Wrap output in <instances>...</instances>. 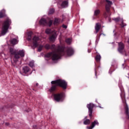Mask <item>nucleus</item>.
<instances>
[{
	"instance_id": "f257e3e1",
	"label": "nucleus",
	"mask_w": 129,
	"mask_h": 129,
	"mask_svg": "<svg viewBox=\"0 0 129 129\" xmlns=\"http://www.w3.org/2000/svg\"><path fill=\"white\" fill-rule=\"evenodd\" d=\"M44 47L49 50V49H54V51L49 52L45 54V58L52 59V61L56 62L57 60L61 58V56L66 54L68 56H72L73 55V49L71 48H66L62 45H58L57 47L54 44L50 46V45L47 44Z\"/></svg>"
},
{
	"instance_id": "f03ea898",
	"label": "nucleus",
	"mask_w": 129,
	"mask_h": 129,
	"mask_svg": "<svg viewBox=\"0 0 129 129\" xmlns=\"http://www.w3.org/2000/svg\"><path fill=\"white\" fill-rule=\"evenodd\" d=\"M51 84L52 85L51 88L49 90L50 92H53L57 89V86H60L63 89H66L67 88V82L63 80H57L56 81H51Z\"/></svg>"
},
{
	"instance_id": "7ed1b4c3",
	"label": "nucleus",
	"mask_w": 129,
	"mask_h": 129,
	"mask_svg": "<svg viewBox=\"0 0 129 129\" xmlns=\"http://www.w3.org/2000/svg\"><path fill=\"white\" fill-rule=\"evenodd\" d=\"M12 24L11 19L8 18L3 24L1 31L2 36H5L9 32V28Z\"/></svg>"
},
{
	"instance_id": "20e7f679",
	"label": "nucleus",
	"mask_w": 129,
	"mask_h": 129,
	"mask_svg": "<svg viewBox=\"0 0 129 129\" xmlns=\"http://www.w3.org/2000/svg\"><path fill=\"white\" fill-rule=\"evenodd\" d=\"M17 52V50L14 49L12 47L9 49V53H10L11 55H14V57L12 58V60L14 61V63H17V62L19 61V59L20 58Z\"/></svg>"
},
{
	"instance_id": "39448f33",
	"label": "nucleus",
	"mask_w": 129,
	"mask_h": 129,
	"mask_svg": "<svg viewBox=\"0 0 129 129\" xmlns=\"http://www.w3.org/2000/svg\"><path fill=\"white\" fill-rule=\"evenodd\" d=\"M41 43V39L38 36H34L32 39V48H36Z\"/></svg>"
},
{
	"instance_id": "423d86ee",
	"label": "nucleus",
	"mask_w": 129,
	"mask_h": 129,
	"mask_svg": "<svg viewBox=\"0 0 129 129\" xmlns=\"http://www.w3.org/2000/svg\"><path fill=\"white\" fill-rule=\"evenodd\" d=\"M53 98L57 102H62L64 100V94L62 93L55 94L53 95Z\"/></svg>"
},
{
	"instance_id": "0eeeda50",
	"label": "nucleus",
	"mask_w": 129,
	"mask_h": 129,
	"mask_svg": "<svg viewBox=\"0 0 129 129\" xmlns=\"http://www.w3.org/2000/svg\"><path fill=\"white\" fill-rule=\"evenodd\" d=\"M39 24L42 26H47V25H48L49 27H50L52 25V24H53V21L52 20H49L48 23H47L46 19L42 18L39 21Z\"/></svg>"
},
{
	"instance_id": "6e6552de",
	"label": "nucleus",
	"mask_w": 129,
	"mask_h": 129,
	"mask_svg": "<svg viewBox=\"0 0 129 129\" xmlns=\"http://www.w3.org/2000/svg\"><path fill=\"white\" fill-rule=\"evenodd\" d=\"M118 51L119 52V53H124L125 52L124 51V45H123V43L120 42L118 43Z\"/></svg>"
},
{
	"instance_id": "1a4fd4ad",
	"label": "nucleus",
	"mask_w": 129,
	"mask_h": 129,
	"mask_svg": "<svg viewBox=\"0 0 129 129\" xmlns=\"http://www.w3.org/2000/svg\"><path fill=\"white\" fill-rule=\"evenodd\" d=\"M87 107L89 109V116H92V109H93V107H94V105L92 103H90L87 105Z\"/></svg>"
},
{
	"instance_id": "9d476101",
	"label": "nucleus",
	"mask_w": 129,
	"mask_h": 129,
	"mask_svg": "<svg viewBox=\"0 0 129 129\" xmlns=\"http://www.w3.org/2000/svg\"><path fill=\"white\" fill-rule=\"evenodd\" d=\"M106 2L105 10L107 13H109V10L111 5H112V2L108 0H106Z\"/></svg>"
},
{
	"instance_id": "9b49d317",
	"label": "nucleus",
	"mask_w": 129,
	"mask_h": 129,
	"mask_svg": "<svg viewBox=\"0 0 129 129\" xmlns=\"http://www.w3.org/2000/svg\"><path fill=\"white\" fill-rule=\"evenodd\" d=\"M99 123H98V121L97 120H95L94 122H92V124L91 126H87V128L88 129H92L95 126V125H98Z\"/></svg>"
},
{
	"instance_id": "f8f14e48",
	"label": "nucleus",
	"mask_w": 129,
	"mask_h": 129,
	"mask_svg": "<svg viewBox=\"0 0 129 129\" xmlns=\"http://www.w3.org/2000/svg\"><path fill=\"white\" fill-rule=\"evenodd\" d=\"M56 38H57V34L56 33V32H55L54 34L50 36L49 40L51 42H54L55 40H56Z\"/></svg>"
},
{
	"instance_id": "ddd939ff",
	"label": "nucleus",
	"mask_w": 129,
	"mask_h": 129,
	"mask_svg": "<svg viewBox=\"0 0 129 129\" xmlns=\"http://www.w3.org/2000/svg\"><path fill=\"white\" fill-rule=\"evenodd\" d=\"M101 28V25H100L99 23L96 24V26H95V30L96 33H98Z\"/></svg>"
},
{
	"instance_id": "4468645a",
	"label": "nucleus",
	"mask_w": 129,
	"mask_h": 129,
	"mask_svg": "<svg viewBox=\"0 0 129 129\" xmlns=\"http://www.w3.org/2000/svg\"><path fill=\"white\" fill-rule=\"evenodd\" d=\"M17 53L19 56V57L25 56V50H19L18 52L17 51Z\"/></svg>"
},
{
	"instance_id": "2eb2a0df",
	"label": "nucleus",
	"mask_w": 129,
	"mask_h": 129,
	"mask_svg": "<svg viewBox=\"0 0 129 129\" xmlns=\"http://www.w3.org/2000/svg\"><path fill=\"white\" fill-rule=\"evenodd\" d=\"M61 7L62 8H67L68 7V1H63L61 4Z\"/></svg>"
},
{
	"instance_id": "dca6fc26",
	"label": "nucleus",
	"mask_w": 129,
	"mask_h": 129,
	"mask_svg": "<svg viewBox=\"0 0 129 129\" xmlns=\"http://www.w3.org/2000/svg\"><path fill=\"white\" fill-rule=\"evenodd\" d=\"M5 13L6 10L4 9L0 12V18H3V17H5V16H6Z\"/></svg>"
},
{
	"instance_id": "f3484780",
	"label": "nucleus",
	"mask_w": 129,
	"mask_h": 129,
	"mask_svg": "<svg viewBox=\"0 0 129 129\" xmlns=\"http://www.w3.org/2000/svg\"><path fill=\"white\" fill-rule=\"evenodd\" d=\"M33 33L32 32H29L27 33V39L28 40V41H31V40L32 39V35Z\"/></svg>"
},
{
	"instance_id": "a211bd4d",
	"label": "nucleus",
	"mask_w": 129,
	"mask_h": 129,
	"mask_svg": "<svg viewBox=\"0 0 129 129\" xmlns=\"http://www.w3.org/2000/svg\"><path fill=\"white\" fill-rule=\"evenodd\" d=\"M23 71L24 73H28L30 71V69L28 67H24L23 68Z\"/></svg>"
},
{
	"instance_id": "6ab92c4d",
	"label": "nucleus",
	"mask_w": 129,
	"mask_h": 129,
	"mask_svg": "<svg viewBox=\"0 0 129 129\" xmlns=\"http://www.w3.org/2000/svg\"><path fill=\"white\" fill-rule=\"evenodd\" d=\"M18 42H19L18 41V39L14 38L12 40H11V44H12L13 45H16V44H18Z\"/></svg>"
},
{
	"instance_id": "aec40b11",
	"label": "nucleus",
	"mask_w": 129,
	"mask_h": 129,
	"mask_svg": "<svg viewBox=\"0 0 129 129\" xmlns=\"http://www.w3.org/2000/svg\"><path fill=\"white\" fill-rule=\"evenodd\" d=\"M125 111L126 114L128 115V117L129 118L128 107L127 106V104H126V105L125 106Z\"/></svg>"
},
{
	"instance_id": "412c9836",
	"label": "nucleus",
	"mask_w": 129,
	"mask_h": 129,
	"mask_svg": "<svg viewBox=\"0 0 129 129\" xmlns=\"http://www.w3.org/2000/svg\"><path fill=\"white\" fill-rule=\"evenodd\" d=\"M60 23V19L55 18L53 22L54 25H58Z\"/></svg>"
},
{
	"instance_id": "4be33fe9",
	"label": "nucleus",
	"mask_w": 129,
	"mask_h": 129,
	"mask_svg": "<svg viewBox=\"0 0 129 129\" xmlns=\"http://www.w3.org/2000/svg\"><path fill=\"white\" fill-rule=\"evenodd\" d=\"M99 14H100V10L97 9L94 11V16H98Z\"/></svg>"
},
{
	"instance_id": "5701e85b",
	"label": "nucleus",
	"mask_w": 129,
	"mask_h": 129,
	"mask_svg": "<svg viewBox=\"0 0 129 129\" xmlns=\"http://www.w3.org/2000/svg\"><path fill=\"white\" fill-rule=\"evenodd\" d=\"M119 87L120 88V90L121 91V93L120 94V97L122 99V100H123V98L122 97V94H124V93H123V91H122V87L119 86Z\"/></svg>"
},
{
	"instance_id": "b1692460",
	"label": "nucleus",
	"mask_w": 129,
	"mask_h": 129,
	"mask_svg": "<svg viewBox=\"0 0 129 129\" xmlns=\"http://www.w3.org/2000/svg\"><path fill=\"white\" fill-rule=\"evenodd\" d=\"M101 58V56L100 55H97L96 56V60L97 62L100 61V59Z\"/></svg>"
},
{
	"instance_id": "393cba45",
	"label": "nucleus",
	"mask_w": 129,
	"mask_h": 129,
	"mask_svg": "<svg viewBox=\"0 0 129 129\" xmlns=\"http://www.w3.org/2000/svg\"><path fill=\"white\" fill-rule=\"evenodd\" d=\"M84 123L86 125L89 124L90 123V119H86L84 121Z\"/></svg>"
},
{
	"instance_id": "a878e982",
	"label": "nucleus",
	"mask_w": 129,
	"mask_h": 129,
	"mask_svg": "<svg viewBox=\"0 0 129 129\" xmlns=\"http://www.w3.org/2000/svg\"><path fill=\"white\" fill-rule=\"evenodd\" d=\"M54 12H55V10H54L53 9H50L48 12V15H52V14H54Z\"/></svg>"
},
{
	"instance_id": "bb28decb",
	"label": "nucleus",
	"mask_w": 129,
	"mask_h": 129,
	"mask_svg": "<svg viewBox=\"0 0 129 129\" xmlns=\"http://www.w3.org/2000/svg\"><path fill=\"white\" fill-rule=\"evenodd\" d=\"M34 60H32V61H30L29 66L31 68L34 67Z\"/></svg>"
},
{
	"instance_id": "cd10ccee",
	"label": "nucleus",
	"mask_w": 129,
	"mask_h": 129,
	"mask_svg": "<svg viewBox=\"0 0 129 129\" xmlns=\"http://www.w3.org/2000/svg\"><path fill=\"white\" fill-rule=\"evenodd\" d=\"M72 41L70 38L67 39L66 40V43H67V44H71Z\"/></svg>"
},
{
	"instance_id": "c85d7f7f",
	"label": "nucleus",
	"mask_w": 129,
	"mask_h": 129,
	"mask_svg": "<svg viewBox=\"0 0 129 129\" xmlns=\"http://www.w3.org/2000/svg\"><path fill=\"white\" fill-rule=\"evenodd\" d=\"M43 45H40L37 49L38 52H41L42 51V49H43Z\"/></svg>"
},
{
	"instance_id": "c756f323",
	"label": "nucleus",
	"mask_w": 129,
	"mask_h": 129,
	"mask_svg": "<svg viewBox=\"0 0 129 129\" xmlns=\"http://www.w3.org/2000/svg\"><path fill=\"white\" fill-rule=\"evenodd\" d=\"M51 32L52 31H51V29H47L45 30L46 34H50V33H51Z\"/></svg>"
},
{
	"instance_id": "7c9ffc66",
	"label": "nucleus",
	"mask_w": 129,
	"mask_h": 129,
	"mask_svg": "<svg viewBox=\"0 0 129 129\" xmlns=\"http://www.w3.org/2000/svg\"><path fill=\"white\" fill-rule=\"evenodd\" d=\"M113 21H115L116 22H119V20H120V18H114Z\"/></svg>"
},
{
	"instance_id": "2f4dec72",
	"label": "nucleus",
	"mask_w": 129,
	"mask_h": 129,
	"mask_svg": "<svg viewBox=\"0 0 129 129\" xmlns=\"http://www.w3.org/2000/svg\"><path fill=\"white\" fill-rule=\"evenodd\" d=\"M121 26L122 27H124V26H126V25H125V24L123 23V20H122V19H121Z\"/></svg>"
},
{
	"instance_id": "473e14b6",
	"label": "nucleus",
	"mask_w": 129,
	"mask_h": 129,
	"mask_svg": "<svg viewBox=\"0 0 129 129\" xmlns=\"http://www.w3.org/2000/svg\"><path fill=\"white\" fill-rule=\"evenodd\" d=\"M62 28H63L64 29H67V26H66L65 25H63Z\"/></svg>"
},
{
	"instance_id": "72a5a7b5",
	"label": "nucleus",
	"mask_w": 129,
	"mask_h": 129,
	"mask_svg": "<svg viewBox=\"0 0 129 129\" xmlns=\"http://www.w3.org/2000/svg\"><path fill=\"white\" fill-rule=\"evenodd\" d=\"M3 55H4L5 56V53H1V56H3Z\"/></svg>"
},
{
	"instance_id": "f704fd0d",
	"label": "nucleus",
	"mask_w": 129,
	"mask_h": 129,
	"mask_svg": "<svg viewBox=\"0 0 129 129\" xmlns=\"http://www.w3.org/2000/svg\"><path fill=\"white\" fill-rule=\"evenodd\" d=\"M6 125H9V123H6Z\"/></svg>"
},
{
	"instance_id": "c9c22d12",
	"label": "nucleus",
	"mask_w": 129,
	"mask_h": 129,
	"mask_svg": "<svg viewBox=\"0 0 129 129\" xmlns=\"http://www.w3.org/2000/svg\"><path fill=\"white\" fill-rule=\"evenodd\" d=\"M127 42H128V44H129V38L128 39Z\"/></svg>"
},
{
	"instance_id": "e433bc0d",
	"label": "nucleus",
	"mask_w": 129,
	"mask_h": 129,
	"mask_svg": "<svg viewBox=\"0 0 129 129\" xmlns=\"http://www.w3.org/2000/svg\"><path fill=\"white\" fill-rule=\"evenodd\" d=\"M59 1V2H62V1H63V0H58Z\"/></svg>"
},
{
	"instance_id": "4c0bfd02",
	"label": "nucleus",
	"mask_w": 129,
	"mask_h": 129,
	"mask_svg": "<svg viewBox=\"0 0 129 129\" xmlns=\"http://www.w3.org/2000/svg\"><path fill=\"white\" fill-rule=\"evenodd\" d=\"M90 52H91V51H89V50H88V52H89V53H90Z\"/></svg>"
},
{
	"instance_id": "58836bf2",
	"label": "nucleus",
	"mask_w": 129,
	"mask_h": 129,
	"mask_svg": "<svg viewBox=\"0 0 129 129\" xmlns=\"http://www.w3.org/2000/svg\"><path fill=\"white\" fill-rule=\"evenodd\" d=\"M104 15H105V16H106V13H105V14H104Z\"/></svg>"
},
{
	"instance_id": "ea45409f",
	"label": "nucleus",
	"mask_w": 129,
	"mask_h": 129,
	"mask_svg": "<svg viewBox=\"0 0 129 129\" xmlns=\"http://www.w3.org/2000/svg\"><path fill=\"white\" fill-rule=\"evenodd\" d=\"M101 35H103V34H100V36H101Z\"/></svg>"
},
{
	"instance_id": "a19ab883",
	"label": "nucleus",
	"mask_w": 129,
	"mask_h": 129,
	"mask_svg": "<svg viewBox=\"0 0 129 129\" xmlns=\"http://www.w3.org/2000/svg\"><path fill=\"white\" fill-rule=\"evenodd\" d=\"M95 75H96V72H95Z\"/></svg>"
},
{
	"instance_id": "79ce46f5",
	"label": "nucleus",
	"mask_w": 129,
	"mask_h": 129,
	"mask_svg": "<svg viewBox=\"0 0 129 129\" xmlns=\"http://www.w3.org/2000/svg\"><path fill=\"white\" fill-rule=\"evenodd\" d=\"M109 73H110V71L109 72Z\"/></svg>"
},
{
	"instance_id": "37998d69",
	"label": "nucleus",
	"mask_w": 129,
	"mask_h": 129,
	"mask_svg": "<svg viewBox=\"0 0 129 129\" xmlns=\"http://www.w3.org/2000/svg\"><path fill=\"white\" fill-rule=\"evenodd\" d=\"M36 85L38 86V84H36Z\"/></svg>"
}]
</instances>
